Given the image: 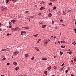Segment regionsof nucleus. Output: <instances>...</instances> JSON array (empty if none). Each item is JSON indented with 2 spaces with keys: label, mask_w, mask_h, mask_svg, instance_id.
Here are the masks:
<instances>
[{
  "label": "nucleus",
  "mask_w": 76,
  "mask_h": 76,
  "mask_svg": "<svg viewBox=\"0 0 76 76\" xmlns=\"http://www.w3.org/2000/svg\"><path fill=\"white\" fill-rule=\"evenodd\" d=\"M47 44H48V42H46V45H47Z\"/></svg>",
  "instance_id": "69168bd1"
},
{
  "label": "nucleus",
  "mask_w": 76,
  "mask_h": 76,
  "mask_svg": "<svg viewBox=\"0 0 76 76\" xmlns=\"http://www.w3.org/2000/svg\"><path fill=\"white\" fill-rule=\"evenodd\" d=\"M61 47L62 48H65V47H66V46H61Z\"/></svg>",
  "instance_id": "5701e85b"
},
{
  "label": "nucleus",
  "mask_w": 76,
  "mask_h": 76,
  "mask_svg": "<svg viewBox=\"0 0 76 76\" xmlns=\"http://www.w3.org/2000/svg\"><path fill=\"white\" fill-rule=\"evenodd\" d=\"M38 3H39H39H40V1H38Z\"/></svg>",
  "instance_id": "4d7b16f0"
},
{
  "label": "nucleus",
  "mask_w": 76,
  "mask_h": 76,
  "mask_svg": "<svg viewBox=\"0 0 76 76\" xmlns=\"http://www.w3.org/2000/svg\"><path fill=\"white\" fill-rule=\"evenodd\" d=\"M54 43L55 44H57V43L56 42H54Z\"/></svg>",
  "instance_id": "0e129e2a"
},
{
  "label": "nucleus",
  "mask_w": 76,
  "mask_h": 76,
  "mask_svg": "<svg viewBox=\"0 0 76 76\" xmlns=\"http://www.w3.org/2000/svg\"><path fill=\"white\" fill-rule=\"evenodd\" d=\"M51 66H50L48 68V70H50L51 69Z\"/></svg>",
  "instance_id": "9d476101"
},
{
  "label": "nucleus",
  "mask_w": 76,
  "mask_h": 76,
  "mask_svg": "<svg viewBox=\"0 0 76 76\" xmlns=\"http://www.w3.org/2000/svg\"><path fill=\"white\" fill-rule=\"evenodd\" d=\"M28 20H29L28 21H29V22H30V20H31V19L29 18V19H28Z\"/></svg>",
  "instance_id": "13d9d810"
},
{
  "label": "nucleus",
  "mask_w": 76,
  "mask_h": 76,
  "mask_svg": "<svg viewBox=\"0 0 76 76\" xmlns=\"http://www.w3.org/2000/svg\"><path fill=\"white\" fill-rule=\"evenodd\" d=\"M68 53L69 54H71L72 53V52L71 51L68 52Z\"/></svg>",
  "instance_id": "393cba45"
},
{
  "label": "nucleus",
  "mask_w": 76,
  "mask_h": 76,
  "mask_svg": "<svg viewBox=\"0 0 76 76\" xmlns=\"http://www.w3.org/2000/svg\"><path fill=\"white\" fill-rule=\"evenodd\" d=\"M12 28V26H9V28Z\"/></svg>",
  "instance_id": "c9c22d12"
},
{
  "label": "nucleus",
  "mask_w": 76,
  "mask_h": 76,
  "mask_svg": "<svg viewBox=\"0 0 76 76\" xmlns=\"http://www.w3.org/2000/svg\"><path fill=\"white\" fill-rule=\"evenodd\" d=\"M52 15L51 13H49L48 15V16L50 18H51V17Z\"/></svg>",
  "instance_id": "1a4fd4ad"
},
{
  "label": "nucleus",
  "mask_w": 76,
  "mask_h": 76,
  "mask_svg": "<svg viewBox=\"0 0 76 76\" xmlns=\"http://www.w3.org/2000/svg\"><path fill=\"white\" fill-rule=\"evenodd\" d=\"M6 60V58H3L2 60L3 61V60Z\"/></svg>",
  "instance_id": "2f4dec72"
},
{
  "label": "nucleus",
  "mask_w": 76,
  "mask_h": 76,
  "mask_svg": "<svg viewBox=\"0 0 76 76\" xmlns=\"http://www.w3.org/2000/svg\"><path fill=\"white\" fill-rule=\"evenodd\" d=\"M6 49H2L1 50V51H5Z\"/></svg>",
  "instance_id": "f3484780"
},
{
  "label": "nucleus",
  "mask_w": 76,
  "mask_h": 76,
  "mask_svg": "<svg viewBox=\"0 0 76 76\" xmlns=\"http://www.w3.org/2000/svg\"><path fill=\"white\" fill-rule=\"evenodd\" d=\"M18 53L17 51H16L13 53V54H14V55H17Z\"/></svg>",
  "instance_id": "7ed1b4c3"
},
{
  "label": "nucleus",
  "mask_w": 76,
  "mask_h": 76,
  "mask_svg": "<svg viewBox=\"0 0 76 76\" xmlns=\"http://www.w3.org/2000/svg\"><path fill=\"white\" fill-rule=\"evenodd\" d=\"M9 23L10 25H12V23H11V22L9 21Z\"/></svg>",
  "instance_id": "473e14b6"
},
{
  "label": "nucleus",
  "mask_w": 76,
  "mask_h": 76,
  "mask_svg": "<svg viewBox=\"0 0 76 76\" xmlns=\"http://www.w3.org/2000/svg\"><path fill=\"white\" fill-rule=\"evenodd\" d=\"M64 67L63 68H61V70H63V69L64 68Z\"/></svg>",
  "instance_id": "ea45409f"
},
{
  "label": "nucleus",
  "mask_w": 76,
  "mask_h": 76,
  "mask_svg": "<svg viewBox=\"0 0 76 76\" xmlns=\"http://www.w3.org/2000/svg\"><path fill=\"white\" fill-rule=\"evenodd\" d=\"M39 23H40V24H42V22H39Z\"/></svg>",
  "instance_id": "5fc2aeb1"
},
{
  "label": "nucleus",
  "mask_w": 76,
  "mask_h": 76,
  "mask_svg": "<svg viewBox=\"0 0 76 76\" xmlns=\"http://www.w3.org/2000/svg\"><path fill=\"white\" fill-rule=\"evenodd\" d=\"M60 21V22H63V20L62 19H61Z\"/></svg>",
  "instance_id": "3c124183"
},
{
  "label": "nucleus",
  "mask_w": 76,
  "mask_h": 76,
  "mask_svg": "<svg viewBox=\"0 0 76 76\" xmlns=\"http://www.w3.org/2000/svg\"><path fill=\"white\" fill-rule=\"evenodd\" d=\"M56 9V7H54L53 8V9L54 10H55Z\"/></svg>",
  "instance_id": "aec40b11"
},
{
  "label": "nucleus",
  "mask_w": 76,
  "mask_h": 76,
  "mask_svg": "<svg viewBox=\"0 0 76 76\" xmlns=\"http://www.w3.org/2000/svg\"><path fill=\"white\" fill-rule=\"evenodd\" d=\"M64 63H63L62 65H61V66H64Z\"/></svg>",
  "instance_id": "09e8293b"
},
{
  "label": "nucleus",
  "mask_w": 76,
  "mask_h": 76,
  "mask_svg": "<svg viewBox=\"0 0 76 76\" xmlns=\"http://www.w3.org/2000/svg\"><path fill=\"white\" fill-rule=\"evenodd\" d=\"M13 64L14 65H15V66H16V65H17V63L16 62H13Z\"/></svg>",
  "instance_id": "39448f33"
},
{
  "label": "nucleus",
  "mask_w": 76,
  "mask_h": 76,
  "mask_svg": "<svg viewBox=\"0 0 76 76\" xmlns=\"http://www.w3.org/2000/svg\"><path fill=\"white\" fill-rule=\"evenodd\" d=\"M74 61H76V58L74 59Z\"/></svg>",
  "instance_id": "49530a36"
},
{
  "label": "nucleus",
  "mask_w": 76,
  "mask_h": 76,
  "mask_svg": "<svg viewBox=\"0 0 76 76\" xmlns=\"http://www.w3.org/2000/svg\"><path fill=\"white\" fill-rule=\"evenodd\" d=\"M62 26H65V25H64V24H62Z\"/></svg>",
  "instance_id": "052dcab7"
},
{
  "label": "nucleus",
  "mask_w": 76,
  "mask_h": 76,
  "mask_svg": "<svg viewBox=\"0 0 76 76\" xmlns=\"http://www.w3.org/2000/svg\"><path fill=\"white\" fill-rule=\"evenodd\" d=\"M21 34L22 35H23V33H22V32H21Z\"/></svg>",
  "instance_id": "de8ad7c7"
},
{
  "label": "nucleus",
  "mask_w": 76,
  "mask_h": 76,
  "mask_svg": "<svg viewBox=\"0 0 76 76\" xmlns=\"http://www.w3.org/2000/svg\"><path fill=\"white\" fill-rule=\"evenodd\" d=\"M34 57L33 56L32 57L31 60H34Z\"/></svg>",
  "instance_id": "4be33fe9"
},
{
  "label": "nucleus",
  "mask_w": 76,
  "mask_h": 76,
  "mask_svg": "<svg viewBox=\"0 0 76 76\" xmlns=\"http://www.w3.org/2000/svg\"><path fill=\"white\" fill-rule=\"evenodd\" d=\"M59 25H60V26H61V25H62V24H59Z\"/></svg>",
  "instance_id": "680f3d73"
},
{
  "label": "nucleus",
  "mask_w": 76,
  "mask_h": 76,
  "mask_svg": "<svg viewBox=\"0 0 76 76\" xmlns=\"http://www.w3.org/2000/svg\"><path fill=\"white\" fill-rule=\"evenodd\" d=\"M11 22H12V23H15V22H16V20H11Z\"/></svg>",
  "instance_id": "20e7f679"
},
{
  "label": "nucleus",
  "mask_w": 76,
  "mask_h": 76,
  "mask_svg": "<svg viewBox=\"0 0 76 76\" xmlns=\"http://www.w3.org/2000/svg\"><path fill=\"white\" fill-rule=\"evenodd\" d=\"M54 21H52V25H54Z\"/></svg>",
  "instance_id": "7c9ffc66"
},
{
  "label": "nucleus",
  "mask_w": 76,
  "mask_h": 76,
  "mask_svg": "<svg viewBox=\"0 0 76 76\" xmlns=\"http://www.w3.org/2000/svg\"><path fill=\"white\" fill-rule=\"evenodd\" d=\"M28 11H26V13H28Z\"/></svg>",
  "instance_id": "864d4df0"
},
{
  "label": "nucleus",
  "mask_w": 76,
  "mask_h": 76,
  "mask_svg": "<svg viewBox=\"0 0 76 76\" xmlns=\"http://www.w3.org/2000/svg\"><path fill=\"white\" fill-rule=\"evenodd\" d=\"M7 66H9L10 65V63H8L7 64Z\"/></svg>",
  "instance_id": "e433bc0d"
},
{
  "label": "nucleus",
  "mask_w": 76,
  "mask_h": 76,
  "mask_svg": "<svg viewBox=\"0 0 76 76\" xmlns=\"http://www.w3.org/2000/svg\"><path fill=\"white\" fill-rule=\"evenodd\" d=\"M2 31V30L1 29V28H0V31Z\"/></svg>",
  "instance_id": "e2e57ef3"
},
{
  "label": "nucleus",
  "mask_w": 76,
  "mask_h": 76,
  "mask_svg": "<svg viewBox=\"0 0 76 76\" xmlns=\"http://www.w3.org/2000/svg\"><path fill=\"white\" fill-rule=\"evenodd\" d=\"M15 29V28H12L11 29V30H12V31H15V30H14Z\"/></svg>",
  "instance_id": "f704fd0d"
},
{
  "label": "nucleus",
  "mask_w": 76,
  "mask_h": 76,
  "mask_svg": "<svg viewBox=\"0 0 76 76\" xmlns=\"http://www.w3.org/2000/svg\"><path fill=\"white\" fill-rule=\"evenodd\" d=\"M74 31H75V34H76V29H74Z\"/></svg>",
  "instance_id": "79ce46f5"
},
{
  "label": "nucleus",
  "mask_w": 76,
  "mask_h": 76,
  "mask_svg": "<svg viewBox=\"0 0 76 76\" xmlns=\"http://www.w3.org/2000/svg\"><path fill=\"white\" fill-rule=\"evenodd\" d=\"M22 32L23 33V34H25L26 33V32L24 31H22Z\"/></svg>",
  "instance_id": "72a5a7b5"
},
{
  "label": "nucleus",
  "mask_w": 76,
  "mask_h": 76,
  "mask_svg": "<svg viewBox=\"0 0 76 76\" xmlns=\"http://www.w3.org/2000/svg\"><path fill=\"white\" fill-rule=\"evenodd\" d=\"M61 44H62L63 43H66V42L64 41H61Z\"/></svg>",
  "instance_id": "423d86ee"
},
{
  "label": "nucleus",
  "mask_w": 76,
  "mask_h": 76,
  "mask_svg": "<svg viewBox=\"0 0 76 76\" xmlns=\"http://www.w3.org/2000/svg\"><path fill=\"white\" fill-rule=\"evenodd\" d=\"M11 35V34H9V33H8L7 34V36H9V35Z\"/></svg>",
  "instance_id": "cd10ccee"
},
{
  "label": "nucleus",
  "mask_w": 76,
  "mask_h": 76,
  "mask_svg": "<svg viewBox=\"0 0 76 76\" xmlns=\"http://www.w3.org/2000/svg\"><path fill=\"white\" fill-rule=\"evenodd\" d=\"M55 28L56 29H57V27H55Z\"/></svg>",
  "instance_id": "338daca9"
},
{
  "label": "nucleus",
  "mask_w": 76,
  "mask_h": 76,
  "mask_svg": "<svg viewBox=\"0 0 76 76\" xmlns=\"http://www.w3.org/2000/svg\"><path fill=\"white\" fill-rule=\"evenodd\" d=\"M63 13L64 14H63V15H66V13H65V12H64L63 11Z\"/></svg>",
  "instance_id": "4c0bfd02"
},
{
  "label": "nucleus",
  "mask_w": 76,
  "mask_h": 76,
  "mask_svg": "<svg viewBox=\"0 0 76 76\" xmlns=\"http://www.w3.org/2000/svg\"><path fill=\"white\" fill-rule=\"evenodd\" d=\"M26 29H29V27H26Z\"/></svg>",
  "instance_id": "58836bf2"
},
{
  "label": "nucleus",
  "mask_w": 76,
  "mask_h": 76,
  "mask_svg": "<svg viewBox=\"0 0 76 76\" xmlns=\"http://www.w3.org/2000/svg\"><path fill=\"white\" fill-rule=\"evenodd\" d=\"M38 35V34H37L36 35H33V36L35 37H37Z\"/></svg>",
  "instance_id": "f8f14e48"
},
{
  "label": "nucleus",
  "mask_w": 76,
  "mask_h": 76,
  "mask_svg": "<svg viewBox=\"0 0 76 76\" xmlns=\"http://www.w3.org/2000/svg\"><path fill=\"white\" fill-rule=\"evenodd\" d=\"M19 68L18 67H17L15 68V70H16V71L19 70Z\"/></svg>",
  "instance_id": "6e6552de"
},
{
  "label": "nucleus",
  "mask_w": 76,
  "mask_h": 76,
  "mask_svg": "<svg viewBox=\"0 0 76 76\" xmlns=\"http://www.w3.org/2000/svg\"><path fill=\"white\" fill-rule=\"evenodd\" d=\"M48 42H50V39H48Z\"/></svg>",
  "instance_id": "bf43d9fd"
},
{
  "label": "nucleus",
  "mask_w": 76,
  "mask_h": 76,
  "mask_svg": "<svg viewBox=\"0 0 76 76\" xmlns=\"http://www.w3.org/2000/svg\"><path fill=\"white\" fill-rule=\"evenodd\" d=\"M25 56L26 57H28V54H26V55H25Z\"/></svg>",
  "instance_id": "412c9836"
},
{
  "label": "nucleus",
  "mask_w": 76,
  "mask_h": 76,
  "mask_svg": "<svg viewBox=\"0 0 76 76\" xmlns=\"http://www.w3.org/2000/svg\"><path fill=\"white\" fill-rule=\"evenodd\" d=\"M20 30V28L19 27H16L15 28L14 31H19Z\"/></svg>",
  "instance_id": "f257e3e1"
},
{
  "label": "nucleus",
  "mask_w": 76,
  "mask_h": 76,
  "mask_svg": "<svg viewBox=\"0 0 76 76\" xmlns=\"http://www.w3.org/2000/svg\"><path fill=\"white\" fill-rule=\"evenodd\" d=\"M54 69L56 70V69H57V66H54Z\"/></svg>",
  "instance_id": "c756f323"
},
{
  "label": "nucleus",
  "mask_w": 76,
  "mask_h": 76,
  "mask_svg": "<svg viewBox=\"0 0 76 76\" xmlns=\"http://www.w3.org/2000/svg\"><path fill=\"white\" fill-rule=\"evenodd\" d=\"M41 40V39H38V41L37 42V43H39V41H40Z\"/></svg>",
  "instance_id": "9b49d317"
},
{
  "label": "nucleus",
  "mask_w": 76,
  "mask_h": 76,
  "mask_svg": "<svg viewBox=\"0 0 76 76\" xmlns=\"http://www.w3.org/2000/svg\"><path fill=\"white\" fill-rule=\"evenodd\" d=\"M46 26L45 25H44L42 26V28H45Z\"/></svg>",
  "instance_id": "dca6fc26"
},
{
  "label": "nucleus",
  "mask_w": 76,
  "mask_h": 76,
  "mask_svg": "<svg viewBox=\"0 0 76 76\" xmlns=\"http://www.w3.org/2000/svg\"><path fill=\"white\" fill-rule=\"evenodd\" d=\"M6 9V7H5L4 6H3L1 7V10H4Z\"/></svg>",
  "instance_id": "f03ea898"
},
{
  "label": "nucleus",
  "mask_w": 76,
  "mask_h": 76,
  "mask_svg": "<svg viewBox=\"0 0 76 76\" xmlns=\"http://www.w3.org/2000/svg\"><path fill=\"white\" fill-rule=\"evenodd\" d=\"M31 18H34V15L33 16H32L30 17Z\"/></svg>",
  "instance_id": "37998d69"
},
{
  "label": "nucleus",
  "mask_w": 76,
  "mask_h": 76,
  "mask_svg": "<svg viewBox=\"0 0 76 76\" xmlns=\"http://www.w3.org/2000/svg\"><path fill=\"white\" fill-rule=\"evenodd\" d=\"M42 60H47V59L44 58H42Z\"/></svg>",
  "instance_id": "4468645a"
},
{
  "label": "nucleus",
  "mask_w": 76,
  "mask_h": 76,
  "mask_svg": "<svg viewBox=\"0 0 76 76\" xmlns=\"http://www.w3.org/2000/svg\"><path fill=\"white\" fill-rule=\"evenodd\" d=\"M22 28H24V29H26V27H22Z\"/></svg>",
  "instance_id": "603ef678"
},
{
  "label": "nucleus",
  "mask_w": 76,
  "mask_h": 76,
  "mask_svg": "<svg viewBox=\"0 0 76 76\" xmlns=\"http://www.w3.org/2000/svg\"><path fill=\"white\" fill-rule=\"evenodd\" d=\"M45 74L46 75H47V71H45L44 72Z\"/></svg>",
  "instance_id": "2eb2a0df"
},
{
  "label": "nucleus",
  "mask_w": 76,
  "mask_h": 76,
  "mask_svg": "<svg viewBox=\"0 0 76 76\" xmlns=\"http://www.w3.org/2000/svg\"><path fill=\"white\" fill-rule=\"evenodd\" d=\"M49 5H50V6H52V3H49Z\"/></svg>",
  "instance_id": "c85d7f7f"
},
{
  "label": "nucleus",
  "mask_w": 76,
  "mask_h": 76,
  "mask_svg": "<svg viewBox=\"0 0 76 76\" xmlns=\"http://www.w3.org/2000/svg\"><path fill=\"white\" fill-rule=\"evenodd\" d=\"M39 16H41V13H39Z\"/></svg>",
  "instance_id": "c03bdc74"
},
{
  "label": "nucleus",
  "mask_w": 76,
  "mask_h": 76,
  "mask_svg": "<svg viewBox=\"0 0 76 76\" xmlns=\"http://www.w3.org/2000/svg\"><path fill=\"white\" fill-rule=\"evenodd\" d=\"M35 49L37 50V51H39V49H38L37 47L35 48Z\"/></svg>",
  "instance_id": "0eeeda50"
},
{
  "label": "nucleus",
  "mask_w": 76,
  "mask_h": 76,
  "mask_svg": "<svg viewBox=\"0 0 76 76\" xmlns=\"http://www.w3.org/2000/svg\"><path fill=\"white\" fill-rule=\"evenodd\" d=\"M58 43H59V44H60V41H59L58 42Z\"/></svg>",
  "instance_id": "774afa93"
},
{
  "label": "nucleus",
  "mask_w": 76,
  "mask_h": 76,
  "mask_svg": "<svg viewBox=\"0 0 76 76\" xmlns=\"http://www.w3.org/2000/svg\"><path fill=\"white\" fill-rule=\"evenodd\" d=\"M60 54H61V55H62V54H63V52H60Z\"/></svg>",
  "instance_id": "6ab92c4d"
},
{
  "label": "nucleus",
  "mask_w": 76,
  "mask_h": 76,
  "mask_svg": "<svg viewBox=\"0 0 76 76\" xmlns=\"http://www.w3.org/2000/svg\"><path fill=\"white\" fill-rule=\"evenodd\" d=\"M11 0L15 2H16V0Z\"/></svg>",
  "instance_id": "a19ab883"
},
{
  "label": "nucleus",
  "mask_w": 76,
  "mask_h": 76,
  "mask_svg": "<svg viewBox=\"0 0 76 76\" xmlns=\"http://www.w3.org/2000/svg\"><path fill=\"white\" fill-rule=\"evenodd\" d=\"M51 1H54L55 0H51Z\"/></svg>",
  "instance_id": "6e6d98bb"
},
{
  "label": "nucleus",
  "mask_w": 76,
  "mask_h": 76,
  "mask_svg": "<svg viewBox=\"0 0 76 76\" xmlns=\"http://www.w3.org/2000/svg\"><path fill=\"white\" fill-rule=\"evenodd\" d=\"M68 12H72V11H71V10H68Z\"/></svg>",
  "instance_id": "a18cd8bd"
},
{
  "label": "nucleus",
  "mask_w": 76,
  "mask_h": 76,
  "mask_svg": "<svg viewBox=\"0 0 76 76\" xmlns=\"http://www.w3.org/2000/svg\"><path fill=\"white\" fill-rule=\"evenodd\" d=\"M72 44H73V45H76V43L75 42H72Z\"/></svg>",
  "instance_id": "a211bd4d"
},
{
  "label": "nucleus",
  "mask_w": 76,
  "mask_h": 76,
  "mask_svg": "<svg viewBox=\"0 0 76 76\" xmlns=\"http://www.w3.org/2000/svg\"><path fill=\"white\" fill-rule=\"evenodd\" d=\"M54 58H57V57H56V56H54Z\"/></svg>",
  "instance_id": "8fccbe9b"
},
{
  "label": "nucleus",
  "mask_w": 76,
  "mask_h": 76,
  "mask_svg": "<svg viewBox=\"0 0 76 76\" xmlns=\"http://www.w3.org/2000/svg\"><path fill=\"white\" fill-rule=\"evenodd\" d=\"M46 42H45V43L44 44V45H45H45H46V43H47Z\"/></svg>",
  "instance_id": "bb28decb"
},
{
  "label": "nucleus",
  "mask_w": 76,
  "mask_h": 76,
  "mask_svg": "<svg viewBox=\"0 0 76 76\" xmlns=\"http://www.w3.org/2000/svg\"><path fill=\"white\" fill-rule=\"evenodd\" d=\"M42 9H45V8H44V7H42L40 9V10H42Z\"/></svg>",
  "instance_id": "ddd939ff"
},
{
  "label": "nucleus",
  "mask_w": 76,
  "mask_h": 76,
  "mask_svg": "<svg viewBox=\"0 0 76 76\" xmlns=\"http://www.w3.org/2000/svg\"><path fill=\"white\" fill-rule=\"evenodd\" d=\"M6 0V2L7 3L9 2V0Z\"/></svg>",
  "instance_id": "b1692460"
},
{
  "label": "nucleus",
  "mask_w": 76,
  "mask_h": 76,
  "mask_svg": "<svg viewBox=\"0 0 76 76\" xmlns=\"http://www.w3.org/2000/svg\"><path fill=\"white\" fill-rule=\"evenodd\" d=\"M69 72V71H68V70L67 69V70H66L65 71V73H67V72Z\"/></svg>",
  "instance_id": "a878e982"
}]
</instances>
